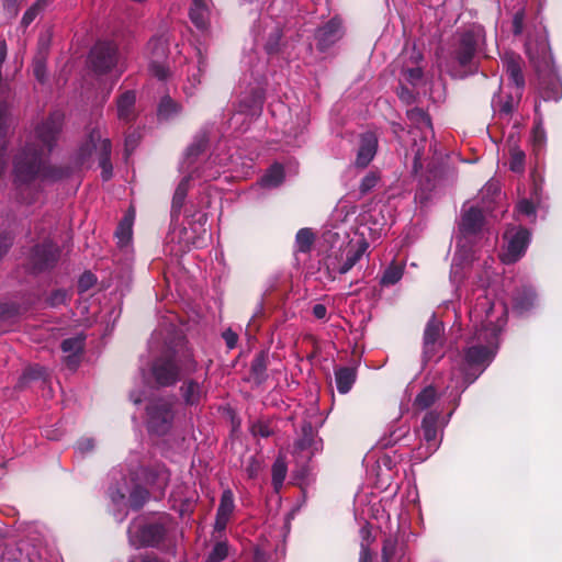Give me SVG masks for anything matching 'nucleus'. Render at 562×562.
Wrapping results in <instances>:
<instances>
[{
    "mask_svg": "<svg viewBox=\"0 0 562 562\" xmlns=\"http://www.w3.org/2000/svg\"><path fill=\"white\" fill-rule=\"evenodd\" d=\"M470 321L475 328L474 335L458 370L452 372L457 385L462 380V387L472 383L493 360L498 335L506 325V308L504 305L496 307L486 294L479 295L470 310Z\"/></svg>",
    "mask_w": 562,
    "mask_h": 562,
    "instance_id": "f257e3e1",
    "label": "nucleus"
},
{
    "mask_svg": "<svg viewBox=\"0 0 562 562\" xmlns=\"http://www.w3.org/2000/svg\"><path fill=\"white\" fill-rule=\"evenodd\" d=\"M60 127L59 116H52L36 127L25 147L14 158V173L18 181L57 178L56 170L46 164L45 157L52 150Z\"/></svg>",
    "mask_w": 562,
    "mask_h": 562,
    "instance_id": "f03ea898",
    "label": "nucleus"
},
{
    "mask_svg": "<svg viewBox=\"0 0 562 562\" xmlns=\"http://www.w3.org/2000/svg\"><path fill=\"white\" fill-rule=\"evenodd\" d=\"M483 210L476 206L464 205L461 221L459 224V235L457 236V250L454 252L450 279L453 283L463 279V269L470 260V243L482 229Z\"/></svg>",
    "mask_w": 562,
    "mask_h": 562,
    "instance_id": "7ed1b4c3",
    "label": "nucleus"
},
{
    "mask_svg": "<svg viewBox=\"0 0 562 562\" xmlns=\"http://www.w3.org/2000/svg\"><path fill=\"white\" fill-rule=\"evenodd\" d=\"M195 368L196 364L190 356L180 363H178L175 356H166L156 360L153 366V374L159 385L167 386L177 382L181 370L192 372Z\"/></svg>",
    "mask_w": 562,
    "mask_h": 562,
    "instance_id": "20e7f679",
    "label": "nucleus"
},
{
    "mask_svg": "<svg viewBox=\"0 0 562 562\" xmlns=\"http://www.w3.org/2000/svg\"><path fill=\"white\" fill-rule=\"evenodd\" d=\"M165 535L162 525L138 517L128 527V538L132 546L148 547L157 544Z\"/></svg>",
    "mask_w": 562,
    "mask_h": 562,
    "instance_id": "39448f33",
    "label": "nucleus"
},
{
    "mask_svg": "<svg viewBox=\"0 0 562 562\" xmlns=\"http://www.w3.org/2000/svg\"><path fill=\"white\" fill-rule=\"evenodd\" d=\"M100 151V166L102 168V178L109 180L112 176V165L110 162L111 143L108 138H102L100 130H92L89 135V143L79 150V159L83 161L91 155L92 150Z\"/></svg>",
    "mask_w": 562,
    "mask_h": 562,
    "instance_id": "423d86ee",
    "label": "nucleus"
},
{
    "mask_svg": "<svg viewBox=\"0 0 562 562\" xmlns=\"http://www.w3.org/2000/svg\"><path fill=\"white\" fill-rule=\"evenodd\" d=\"M147 57L149 59L148 70L151 76L159 80L169 77V68L166 65L168 56V42L164 36L153 37L147 44Z\"/></svg>",
    "mask_w": 562,
    "mask_h": 562,
    "instance_id": "0eeeda50",
    "label": "nucleus"
},
{
    "mask_svg": "<svg viewBox=\"0 0 562 562\" xmlns=\"http://www.w3.org/2000/svg\"><path fill=\"white\" fill-rule=\"evenodd\" d=\"M504 238L507 240V245L501 255V260L507 265L514 263L524 256L530 241V234L526 228L518 226L508 228Z\"/></svg>",
    "mask_w": 562,
    "mask_h": 562,
    "instance_id": "6e6552de",
    "label": "nucleus"
},
{
    "mask_svg": "<svg viewBox=\"0 0 562 562\" xmlns=\"http://www.w3.org/2000/svg\"><path fill=\"white\" fill-rule=\"evenodd\" d=\"M148 428L158 435L166 434L172 424V402L168 400L154 401L147 407Z\"/></svg>",
    "mask_w": 562,
    "mask_h": 562,
    "instance_id": "1a4fd4ad",
    "label": "nucleus"
},
{
    "mask_svg": "<svg viewBox=\"0 0 562 562\" xmlns=\"http://www.w3.org/2000/svg\"><path fill=\"white\" fill-rule=\"evenodd\" d=\"M90 61L94 71L105 74L114 68L117 63V47L111 42H100L90 53Z\"/></svg>",
    "mask_w": 562,
    "mask_h": 562,
    "instance_id": "9d476101",
    "label": "nucleus"
},
{
    "mask_svg": "<svg viewBox=\"0 0 562 562\" xmlns=\"http://www.w3.org/2000/svg\"><path fill=\"white\" fill-rule=\"evenodd\" d=\"M480 40L481 34L475 31H467L460 35L453 50V57L461 66L470 64L475 55Z\"/></svg>",
    "mask_w": 562,
    "mask_h": 562,
    "instance_id": "9b49d317",
    "label": "nucleus"
},
{
    "mask_svg": "<svg viewBox=\"0 0 562 562\" xmlns=\"http://www.w3.org/2000/svg\"><path fill=\"white\" fill-rule=\"evenodd\" d=\"M440 414L431 411L428 412L423 420H422V438L427 445V450L429 453L436 451L439 446L438 439V422Z\"/></svg>",
    "mask_w": 562,
    "mask_h": 562,
    "instance_id": "f8f14e48",
    "label": "nucleus"
},
{
    "mask_svg": "<svg viewBox=\"0 0 562 562\" xmlns=\"http://www.w3.org/2000/svg\"><path fill=\"white\" fill-rule=\"evenodd\" d=\"M442 331V323L431 317L424 331V353L427 358H431L436 353L440 346Z\"/></svg>",
    "mask_w": 562,
    "mask_h": 562,
    "instance_id": "ddd939ff",
    "label": "nucleus"
},
{
    "mask_svg": "<svg viewBox=\"0 0 562 562\" xmlns=\"http://www.w3.org/2000/svg\"><path fill=\"white\" fill-rule=\"evenodd\" d=\"M378 138L374 133L367 132L361 135L360 146L357 153L356 165L367 167L376 154Z\"/></svg>",
    "mask_w": 562,
    "mask_h": 562,
    "instance_id": "4468645a",
    "label": "nucleus"
},
{
    "mask_svg": "<svg viewBox=\"0 0 562 562\" xmlns=\"http://www.w3.org/2000/svg\"><path fill=\"white\" fill-rule=\"evenodd\" d=\"M234 509L235 503L233 492L229 488L224 490L216 513L214 525L216 531L221 532L225 530Z\"/></svg>",
    "mask_w": 562,
    "mask_h": 562,
    "instance_id": "2eb2a0df",
    "label": "nucleus"
},
{
    "mask_svg": "<svg viewBox=\"0 0 562 562\" xmlns=\"http://www.w3.org/2000/svg\"><path fill=\"white\" fill-rule=\"evenodd\" d=\"M58 258V249L47 243L36 246L33 254L34 267L38 270L46 269L54 265Z\"/></svg>",
    "mask_w": 562,
    "mask_h": 562,
    "instance_id": "dca6fc26",
    "label": "nucleus"
},
{
    "mask_svg": "<svg viewBox=\"0 0 562 562\" xmlns=\"http://www.w3.org/2000/svg\"><path fill=\"white\" fill-rule=\"evenodd\" d=\"M191 22L199 29L205 30L209 25V0H192L189 11Z\"/></svg>",
    "mask_w": 562,
    "mask_h": 562,
    "instance_id": "f3484780",
    "label": "nucleus"
},
{
    "mask_svg": "<svg viewBox=\"0 0 562 562\" xmlns=\"http://www.w3.org/2000/svg\"><path fill=\"white\" fill-rule=\"evenodd\" d=\"M340 22L330 20L326 25L318 29L316 37L321 49H325L340 38Z\"/></svg>",
    "mask_w": 562,
    "mask_h": 562,
    "instance_id": "a211bd4d",
    "label": "nucleus"
},
{
    "mask_svg": "<svg viewBox=\"0 0 562 562\" xmlns=\"http://www.w3.org/2000/svg\"><path fill=\"white\" fill-rule=\"evenodd\" d=\"M83 349V338L80 336L65 339L61 342V350L66 353V362L70 368H76L78 364V356Z\"/></svg>",
    "mask_w": 562,
    "mask_h": 562,
    "instance_id": "6ab92c4d",
    "label": "nucleus"
},
{
    "mask_svg": "<svg viewBox=\"0 0 562 562\" xmlns=\"http://www.w3.org/2000/svg\"><path fill=\"white\" fill-rule=\"evenodd\" d=\"M356 369L350 367H341L335 370V381L339 393H348L356 382Z\"/></svg>",
    "mask_w": 562,
    "mask_h": 562,
    "instance_id": "aec40b11",
    "label": "nucleus"
},
{
    "mask_svg": "<svg viewBox=\"0 0 562 562\" xmlns=\"http://www.w3.org/2000/svg\"><path fill=\"white\" fill-rule=\"evenodd\" d=\"M504 65L506 67V72L514 85L517 88H521L525 80L521 71L520 58L514 54H506L504 57Z\"/></svg>",
    "mask_w": 562,
    "mask_h": 562,
    "instance_id": "412c9836",
    "label": "nucleus"
},
{
    "mask_svg": "<svg viewBox=\"0 0 562 562\" xmlns=\"http://www.w3.org/2000/svg\"><path fill=\"white\" fill-rule=\"evenodd\" d=\"M407 117L414 125V130H418L424 134L423 140L426 138V132H431L430 117L422 109L413 108L407 111Z\"/></svg>",
    "mask_w": 562,
    "mask_h": 562,
    "instance_id": "4be33fe9",
    "label": "nucleus"
},
{
    "mask_svg": "<svg viewBox=\"0 0 562 562\" xmlns=\"http://www.w3.org/2000/svg\"><path fill=\"white\" fill-rule=\"evenodd\" d=\"M527 54L530 60L533 63L538 71L550 70L551 57L548 52V46L544 42L540 44L541 58L533 52L531 43L526 44Z\"/></svg>",
    "mask_w": 562,
    "mask_h": 562,
    "instance_id": "5701e85b",
    "label": "nucleus"
},
{
    "mask_svg": "<svg viewBox=\"0 0 562 562\" xmlns=\"http://www.w3.org/2000/svg\"><path fill=\"white\" fill-rule=\"evenodd\" d=\"M368 244L362 240L356 247H350L346 254V259L339 268V273H347L364 255Z\"/></svg>",
    "mask_w": 562,
    "mask_h": 562,
    "instance_id": "b1692460",
    "label": "nucleus"
},
{
    "mask_svg": "<svg viewBox=\"0 0 562 562\" xmlns=\"http://www.w3.org/2000/svg\"><path fill=\"white\" fill-rule=\"evenodd\" d=\"M206 139L204 137L193 142L187 149L184 159L180 165V169L183 172H190V168L194 159L205 149Z\"/></svg>",
    "mask_w": 562,
    "mask_h": 562,
    "instance_id": "393cba45",
    "label": "nucleus"
},
{
    "mask_svg": "<svg viewBox=\"0 0 562 562\" xmlns=\"http://www.w3.org/2000/svg\"><path fill=\"white\" fill-rule=\"evenodd\" d=\"M136 95L133 91L124 92L117 100V115L121 120L128 121L133 115Z\"/></svg>",
    "mask_w": 562,
    "mask_h": 562,
    "instance_id": "a878e982",
    "label": "nucleus"
},
{
    "mask_svg": "<svg viewBox=\"0 0 562 562\" xmlns=\"http://www.w3.org/2000/svg\"><path fill=\"white\" fill-rule=\"evenodd\" d=\"M204 69L205 61L201 58L199 60L198 69L188 76L187 81L183 85L182 89L187 97H192L195 94L198 87L201 83V75Z\"/></svg>",
    "mask_w": 562,
    "mask_h": 562,
    "instance_id": "bb28decb",
    "label": "nucleus"
},
{
    "mask_svg": "<svg viewBox=\"0 0 562 562\" xmlns=\"http://www.w3.org/2000/svg\"><path fill=\"white\" fill-rule=\"evenodd\" d=\"M182 396L187 404L193 405L199 403L203 395V390L195 381H188L181 387Z\"/></svg>",
    "mask_w": 562,
    "mask_h": 562,
    "instance_id": "cd10ccee",
    "label": "nucleus"
},
{
    "mask_svg": "<svg viewBox=\"0 0 562 562\" xmlns=\"http://www.w3.org/2000/svg\"><path fill=\"white\" fill-rule=\"evenodd\" d=\"M284 171L281 165H273L261 178V186L265 188H274L282 183Z\"/></svg>",
    "mask_w": 562,
    "mask_h": 562,
    "instance_id": "c85d7f7f",
    "label": "nucleus"
},
{
    "mask_svg": "<svg viewBox=\"0 0 562 562\" xmlns=\"http://www.w3.org/2000/svg\"><path fill=\"white\" fill-rule=\"evenodd\" d=\"M436 398L437 392L435 387L426 386L417 394L414 406L419 411L427 409L435 403Z\"/></svg>",
    "mask_w": 562,
    "mask_h": 562,
    "instance_id": "c756f323",
    "label": "nucleus"
},
{
    "mask_svg": "<svg viewBox=\"0 0 562 562\" xmlns=\"http://www.w3.org/2000/svg\"><path fill=\"white\" fill-rule=\"evenodd\" d=\"M403 272L404 267L393 262L385 269L380 282L384 286L393 285L402 279Z\"/></svg>",
    "mask_w": 562,
    "mask_h": 562,
    "instance_id": "7c9ffc66",
    "label": "nucleus"
},
{
    "mask_svg": "<svg viewBox=\"0 0 562 562\" xmlns=\"http://www.w3.org/2000/svg\"><path fill=\"white\" fill-rule=\"evenodd\" d=\"M181 111V105L170 97H164L158 105V115L162 119H170Z\"/></svg>",
    "mask_w": 562,
    "mask_h": 562,
    "instance_id": "2f4dec72",
    "label": "nucleus"
},
{
    "mask_svg": "<svg viewBox=\"0 0 562 562\" xmlns=\"http://www.w3.org/2000/svg\"><path fill=\"white\" fill-rule=\"evenodd\" d=\"M314 238L315 236L310 228H301L295 236L296 250L307 252L314 243Z\"/></svg>",
    "mask_w": 562,
    "mask_h": 562,
    "instance_id": "473e14b6",
    "label": "nucleus"
},
{
    "mask_svg": "<svg viewBox=\"0 0 562 562\" xmlns=\"http://www.w3.org/2000/svg\"><path fill=\"white\" fill-rule=\"evenodd\" d=\"M525 153L518 146L509 147V168L514 172H522L525 170Z\"/></svg>",
    "mask_w": 562,
    "mask_h": 562,
    "instance_id": "72a5a7b5",
    "label": "nucleus"
},
{
    "mask_svg": "<svg viewBox=\"0 0 562 562\" xmlns=\"http://www.w3.org/2000/svg\"><path fill=\"white\" fill-rule=\"evenodd\" d=\"M229 548L226 541H218L214 544L204 562H223L228 558Z\"/></svg>",
    "mask_w": 562,
    "mask_h": 562,
    "instance_id": "f704fd0d",
    "label": "nucleus"
},
{
    "mask_svg": "<svg viewBox=\"0 0 562 562\" xmlns=\"http://www.w3.org/2000/svg\"><path fill=\"white\" fill-rule=\"evenodd\" d=\"M383 562H398L397 541L393 537H389L383 541L382 547Z\"/></svg>",
    "mask_w": 562,
    "mask_h": 562,
    "instance_id": "c9c22d12",
    "label": "nucleus"
},
{
    "mask_svg": "<svg viewBox=\"0 0 562 562\" xmlns=\"http://www.w3.org/2000/svg\"><path fill=\"white\" fill-rule=\"evenodd\" d=\"M286 476V464L283 459L278 458L272 465V483L276 490L280 488Z\"/></svg>",
    "mask_w": 562,
    "mask_h": 562,
    "instance_id": "e433bc0d",
    "label": "nucleus"
},
{
    "mask_svg": "<svg viewBox=\"0 0 562 562\" xmlns=\"http://www.w3.org/2000/svg\"><path fill=\"white\" fill-rule=\"evenodd\" d=\"M189 179L190 177H184L178 184L172 200L173 207L180 209L182 206L189 189Z\"/></svg>",
    "mask_w": 562,
    "mask_h": 562,
    "instance_id": "4c0bfd02",
    "label": "nucleus"
},
{
    "mask_svg": "<svg viewBox=\"0 0 562 562\" xmlns=\"http://www.w3.org/2000/svg\"><path fill=\"white\" fill-rule=\"evenodd\" d=\"M148 496L149 494L145 488L136 486L130 495V504L133 508L137 509L145 504Z\"/></svg>",
    "mask_w": 562,
    "mask_h": 562,
    "instance_id": "58836bf2",
    "label": "nucleus"
},
{
    "mask_svg": "<svg viewBox=\"0 0 562 562\" xmlns=\"http://www.w3.org/2000/svg\"><path fill=\"white\" fill-rule=\"evenodd\" d=\"M132 234V218L130 216H125L123 221L120 223L116 229V236L120 239V243H127Z\"/></svg>",
    "mask_w": 562,
    "mask_h": 562,
    "instance_id": "ea45409f",
    "label": "nucleus"
},
{
    "mask_svg": "<svg viewBox=\"0 0 562 562\" xmlns=\"http://www.w3.org/2000/svg\"><path fill=\"white\" fill-rule=\"evenodd\" d=\"M379 182V176L375 172H369L360 182V193L362 195L369 193Z\"/></svg>",
    "mask_w": 562,
    "mask_h": 562,
    "instance_id": "a19ab883",
    "label": "nucleus"
},
{
    "mask_svg": "<svg viewBox=\"0 0 562 562\" xmlns=\"http://www.w3.org/2000/svg\"><path fill=\"white\" fill-rule=\"evenodd\" d=\"M531 142L537 149H541L546 143V132L540 122L532 130Z\"/></svg>",
    "mask_w": 562,
    "mask_h": 562,
    "instance_id": "79ce46f5",
    "label": "nucleus"
},
{
    "mask_svg": "<svg viewBox=\"0 0 562 562\" xmlns=\"http://www.w3.org/2000/svg\"><path fill=\"white\" fill-rule=\"evenodd\" d=\"M533 299H535V295H533L532 291L528 290L526 292L524 299H520V297L515 299L514 306L516 310H518L520 312L527 311L532 305Z\"/></svg>",
    "mask_w": 562,
    "mask_h": 562,
    "instance_id": "37998d69",
    "label": "nucleus"
},
{
    "mask_svg": "<svg viewBox=\"0 0 562 562\" xmlns=\"http://www.w3.org/2000/svg\"><path fill=\"white\" fill-rule=\"evenodd\" d=\"M67 299L68 293L65 290H56L49 295L47 302L50 306L56 307L61 304H65L67 302Z\"/></svg>",
    "mask_w": 562,
    "mask_h": 562,
    "instance_id": "c03bdc74",
    "label": "nucleus"
},
{
    "mask_svg": "<svg viewBox=\"0 0 562 562\" xmlns=\"http://www.w3.org/2000/svg\"><path fill=\"white\" fill-rule=\"evenodd\" d=\"M403 76L408 82H411L412 85H416L418 81L422 80L423 71L420 67L416 66L404 69Z\"/></svg>",
    "mask_w": 562,
    "mask_h": 562,
    "instance_id": "a18cd8bd",
    "label": "nucleus"
},
{
    "mask_svg": "<svg viewBox=\"0 0 562 562\" xmlns=\"http://www.w3.org/2000/svg\"><path fill=\"white\" fill-rule=\"evenodd\" d=\"M281 30L279 27H274L273 31L270 33V38L267 42V50L269 53L277 52L279 48V42L281 38Z\"/></svg>",
    "mask_w": 562,
    "mask_h": 562,
    "instance_id": "49530a36",
    "label": "nucleus"
},
{
    "mask_svg": "<svg viewBox=\"0 0 562 562\" xmlns=\"http://www.w3.org/2000/svg\"><path fill=\"white\" fill-rule=\"evenodd\" d=\"M251 432L254 436H260L267 438L272 435L271 428L263 422H257L251 426Z\"/></svg>",
    "mask_w": 562,
    "mask_h": 562,
    "instance_id": "de8ad7c7",
    "label": "nucleus"
},
{
    "mask_svg": "<svg viewBox=\"0 0 562 562\" xmlns=\"http://www.w3.org/2000/svg\"><path fill=\"white\" fill-rule=\"evenodd\" d=\"M251 371L255 375L261 376L266 371V361L263 356H258L251 363Z\"/></svg>",
    "mask_w": 562,
    "mask_h": 562,
    "instance_id": "09e8293b",
    "label": "nucleus"
},
{
    "mask_svg": "<svg viewBox=\"0 0 562 562\" xmlns=\"http://www.w3.org/2000/svg\"><path fill=\"white\" fill-rule=\"evenodd\" d=\"M517 210L519 213L525 214L527 216L535 214V205L531 201L524 199L518 202Z\"/></svg>",
    "mask_w": 562,
    "mask_h": 562,
    "instance_id": "8fccbe9b",
    "label": "nucleus"
},
{
    "mask_svg": "<svg viewBox=\"0 0 562 562\" xmlns=\"http://www.w3.org/2000/svg\"><path fill=\"white\" fill-rule=\"evenodd\" d=\"M95 282V278L92 273H83L79 279V289L80 291H87L90 289Z\"/></svg>",
    "mask_w": 562,
    "mask_h": 562,
    "instance_id": "3c124183",
    "label": "nucleus"
},
{
    "mask_svg": "<svg viewBox=\"0 0 562 562\" xmlns=\"http://www.w3.org/2000/svg\"><path fill=\"white\" fill-rule=\"evenodd\" d=\"M522 29H524V12L518 11L515 13V15L513 18V32H514V34L519 35V34H521Z\"/></svg>",
    "mask_w": 562,
    "mask_h": 562,
    "instance_id": "603ef678",
    "label": "nucleus"
},
{
    "mask_svg": "<svg viewBox=\"0 0 562 562\" xmlns=\"http://www.w3.org/2000/svg\"><path fill=\"white\" fill-rule=\"evenodd\" d=\"M498 193V187L496 183L494 182H488L486 183L483 189L481 190V195H482V199L484 200L485 198H488V199H493L494 195H496Z\"/></svg>",
    "mask_w": 562,
    "mask_h": 562,
    "instance_id": "864d4df0",
    "label": "nucleus"
},
{
    "mask_svg": "<svg viewBox=\"0 0 562 562\" xmlns=\"http://www.w3.org/2000/svg\"><path fill=\"white\" fill-rule=\"evenodd\" d=\"M41 9L36 5V4H33L23 15L22 18V24H24L25 26H27L29 24H31L34 19L36 18L38 11Z\"/></svg>",
    "mask_w": 562,
    "mask_h": 562,
    "instance_id": "5fc2aeb1",
    "label": "nucleus"
},
{
    "mask_svg": "<svg viewBox=\"0 0 562 562\" xmlns=\"http://www.w3.org/2000/svg\"><path fill=\"white\" fill-rule=\"evenodd\" d=\"M93 448H94V441H93V439H90V438L81 439V440H80V441H78V443H77V449H78L81 453L89 452V451H91Z\"/></svg>",
    "mask_w": 562,
    "mask_h": 562,
    "instance_id": "6e6d98bb",
    "label": "nucleus"
},
{
    "mask_svg": "<svg viewBox=\"0 0 562 562\" xmlns=\"http://www.w3.org/2000/svg\"><path fill=\"white\" fill-rule=\"evenodd\" d=\"M223 338L229 349H233L237 344V335L231 329L224 331Z\"/></svg>",
    "mask_w": 562,
    "mask_h": 562,
    "instance_id": "4d7b16f0",
    "label": "nucleus"
},
{
    "mask_svg": "<svg viewBox=\"0 0 562 562\" xmlns=\"http://www.w3.org/2000/svg\"><path fill=\"white\" fill-rule=\"evenodd\" d=\"M326 314H327V308H326L325 305H323V304L314 305V307H313V315L316 318L323 319V318H325Z\"/></svg>",
    "mask_w": 562,
    "mask_h": 562,
    "instance_id": "13d9d810",
    "label": "nucleus"
},
{
    "mask_svg": "<svg viewBox=\"0 0 562 562\" xmlns=\"http://www.w3.org/2000/svg\"><path fill=\"white\" fill-rule=\"evenodd\" d=\"M513 109H514V102H513L512 98H509L505 102H501V104H499V112L505 115H508L509 113H512Z\"/></svg>",
    "mask_w": 562,
    "mask_h": 562,
    "instance_id": "bf43d9fd",
    "label": "nucleus"
},
{
    "mask_svg": "<svg viewBox=\"0 0 562 562\" xmlns=\"http://www.w3.org/2000/svg\"><path fill=\"white\" fill-rule=\"evenodd\" d=\"M168 482V473L165 469H161L157 475V485L159 488H164Z\"/></svg>",
    "mask_w": 562,
    "mask_h": 562,
    "instance_id": "052dcab7",
    "label": "nucleus"
},
{
    "mask_svg": "<svg viewBox=\"0 0 562 562\" xmlns=\"http://www.w3.org/2000/svg\"><path fill=\"white\" fill-rule=\"evenodd\" d=\"M372 557L369 548L364 544L361 546L359 562H371Z\"/></svg>",
    "mask_w": 562,
    "mask_h": 562,
    "instance_id": "680f3d73",
    "label": "nucleus"
},
{
    "mask_svg": "<svg viewBox=\"0 0 562 562\" xmlns=\"http://www.w3.org/2000/svg\"><path fill=\"white\" fill-rule=\"evenodd\" d=\"M11 246V239L7 236L0 237V258L8 251Z\"/></svg>",
    "mask_w": 562,
    "mask_h": 562,
    "instance_id": "e2e57ef3",
    "label": "nucleus"
},
{
    "mask_svg": "<svg viewBox=\"0 0 562 562\" xmlns=\"http://www.w3.org/2000/svg\"><path fill=\"white\" fill-rule=\"evenodd\" d=\"M413 150H414V166L415 168L417 166H422L420 165V159H422V149L420 147L418 146V144L415 142L414 145H413Z\"/></svg>",
    "mask_w": 562,
    "mask_h": 562,
    "instance_id": "0e129e2a",
    "label": "nucleus"
},
{
    "mask_svg": "<svg viewBox=\"0 0 562 562\" xmlns=\"http://www.w3.org/2000/svg\"><path fill=\"white\" fill-rule=\"evenodd\" d=\"M259 470V463L251 459V464L247 468V473L249 477H255Z\"/></svg>",
    "mask_w": 562,
    "mask_h": 562,
    "instance_id": "69168bd1",
    "label": "nucleus"
},
{
    "mask_svg": "<svg viewBox=\"0 0 562 562\" xmlns=\"http://www.w3.org/2000/svg\"><path fill=\"white\" fill-rule=\"evenodd\" d=\"M34 74L36 76V78L40 80V81H43L44 80V66L42 63L37 61L34 66Z\"/></svg>",
    "mask_w": 562,
    "mask_h": 562,
    "instance_id": "338daca9",
    "label": "nucleus"
},
{
    "mask_svg": "<svg viewBox=\"0 0 562 562\" xmlns=\"http://www.w3.org/2000/svg\"><path fill=\"white\" fill-rule=\"evenodd\" d=\"M252 562H267L266 554L259 549L255 550Z\"/></svg>",
    "mask_w": 562,
    "mask_h": 562,
    "instance_id": "774afa93",
    "label": "nucleus"
}]
</instances>
